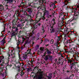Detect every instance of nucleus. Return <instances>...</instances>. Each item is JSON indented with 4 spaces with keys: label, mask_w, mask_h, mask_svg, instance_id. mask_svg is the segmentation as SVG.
Instances as JSON below:
<instances>
[{
    "label": "nucleus",
    "mask_w": 79,
    "mask_h": 79,
    "mask_svg": "<svg viewBox=\"0 0 79 79\" xmlns=\"http://www.w3.org/2000/svg\"><path fill=\"white\" fill-rule=\"evenodd\" d=\"M66 58H68V56H66Z\"/></svg>",
    "instance_id": "46"
},
{
    "label": "nucleus",
    "mask_w": 79,
    "mask_h": 79,
    "mask_svg": "<svg viewBox=\"0 0 79 79\" xmlns=\"http://www.w3.org/2000/svg\"><path fill=\"white\" fill-rule=\"evenodd\" d=\"M56 60H57V59H56L55 60V61H56Z\"/></svg>",
    "instance_id": "53"
},
{
    "label": "nucleus",
    "mask_w": 79,
    "mask_h": 79,
    "mask_svg": "<svg viewBox=\"0 0 79 79\" xmlns=\"http://www.w3.org/2000/svg\"><path fill=\"white\" fill-rule=\"evenodd\" d=\"M57 2L56 1H55V3H56Z\"/></svg>",
    "instance_id": "50"
},
{
    "label": "nucleus",
    "mask_w": 79,
    "mask_h": 79,
    "mask_svg": "<svg viewBox=\"0 0 79 79\" xmlns=\"http://www.w3.org/2000/svg\"><path fill=\"white\" fill-rule=\"evenodd\" d=\"M18 28H15L16 31H18Z\"/></svg>",
    "instance_id": "30"
},
{
    "label": "nucleus",
    "mask_w": 79,
    "mask_h": 79,
    "mask_svg": "<svg viewBox=\"0 0 79 79\" xmlns=\"http://www.w3.org/2000/svg\"><path fill=\"white\" fill-rule=\"evenodd\" d=\"M64 18H62V21H63V20H64Z\"/></svg>",
    "instance_id": "44"
},
{
    "label": "nucleus",
    "mask_w": 79,
    "mask_h": 79,
    "mask_svg": "<svg viewBox=\"0 0 79 79\" xmlns=\"http://www.w3.org/2000/svg\"><path fill=\"white\" fill-rule=\"evenodd\" d=\"M25 39H27V40H28V39H29V38L28 37H25Z\"/></svg>",
    "instance_id": "35"
},
{
    "label": "nucleus",
    "mask_w": 79,
    "mask_h": 79,
    "mask_svg": "<svg viewBox=\"0 0 79 79\" xmlns=\"http://www.w3.org/2000/svg\"><path fill=\"white\" fill-rule=\"evenodd\" d=\"M31 49L28 50H27V53H28V54H31Z\"/></svg>",
    "instance_id": "12"
},
{
    "label": "nucleus",
    "mask_w": 79,
    "mask_h": 79,
    "mask_svg": "<svg viewBox=\"0 0 79 79\" xmlns=\"http://www.w3.org/2000/svg\"><path fill=\"white\" fill-rule=\"evenodd\" d=\"M19 73L17 74L16 75V76H18V75H19Z\"/></svg>",
    "instance_id": "48"
},
{
    "label": "nucleus",
    "mask_w": 79,
    "mask_h": 79,
    "mask_svg": "<svg viewBox=\"0 0 79 79\" xmlns=\"http://www.w3.org/2000/svg\"><path fill=\"white\" fill-rule=\"evenodd\" d=\"M12 56H13L12 58H14L16 57V54L15 53H13L11 55Z\"/></svg>",
    "instance_id": "9"
},
{
    "label": "nucleus",
    "mask_w": 79,
    "mask_h": 79,
    "mask_svg": "<svg viewBox=\"0 0 79 79\" xmlns=\"http://www.w3.org/2000/svg\"><path fill=\"white\" fill-rule=\"evenodd\" d=\"M5 38H4L3 40H2V41L1 42V43H2V45H3L5 43Z\"/></svg>",
    "instance_id": "5"
},
{
    "label": "nucleus",
    "mask_w": 79,
    "mask_h": 79,
    "mask_svg": "<svg viewBox=\"0 0 79 79\" xmlns=\"http://www.w3.org/2000/svg\"><path fill=\"white\" fill-rule=\"evenodd\" d=\"M68 1H69V0H66L65 1L64 3L65 4V5H67V3H68Z\"/></svg>",
    "instance_id": "15"
},
{
    "label": "nucleus",
    "mask_w": 79,
    "mask_h": 79,
    "mask_svg": "<svg viewBox=\"0 0 79 79\" xmlns=\"http://www.w3.org/2000/svg\"><path fill=\"white\" fill-rule=\"evenodd\" d=\"M40 50L41 51V53H43V52H44V50L43 49H42V48H40Z\"/></svg>",
    "instance_id": "16"
},
{
    "label": "nucleus",
    "mask_w": 79,
    "mask_h": 79,
    "mask_svg": "<svg viewBox=\"0 0 79 79\" xmlns=\"http://www.w3.org/2000/svg\"><path fill=\"white\" fill-rule=\"evenodd\" d=\"M2 62V61H1V60H0V63H1Z\"/></svg>",
    "instance_id": "52"
},
{
    "label": "nucleus",
    "mask_w": 79,
    "mask_h": 79,
    "mask_svg": "<svg viewBox=\"0 0 79 79\" xmlns=\"http://www.w3.org/2000/svg\"><path fill=\"white\" fill-rule=\"evenodd\" d=\"M27 57V56L26 55H24L23 56V58L24 60L26 59Z\"/></svg>",
    "instance_id": "13"
},
{
    "label": "nucleus",
    "mask_w": 79,
    "mask_h": 79,
    "mask_svg": "<svg viewBox=\"0 0 79 79\" xmlns=\"http://www.w3.org/2000/svg\"><path fill=\"white\" fill-rule=\"evenodd\" d=\"M22 39H23V41L24 42V40H25V39L24 38H23Z\"/></svg>",
    "instance_id": "32"
},
{
    "label": "nucleus",
    "mask_w": 79,
    "mask_h": 79,
    "mask_svg": "<svg viewBox=\"0 0 79 79\" xmlns=\"http://www.w3.org/2000/svg\"><path fill=\"white\" fill-rule=\"evenodd\" d=\"M1 71H2V72H3V70H2Z\"/></svg>",
    "instance_id": "59"
},
{
    "label": "nucleus",
    "mask_w": 79,
    "mask_h": 79,
    "mask_svg": "<svg viewBox=\"0 0 79 79\" xmlns=\"http://www.w3.org/2000/svg\"><path fill=\"white\" fill-rule=\"evenodd\" d=\"M54 31H55V29H52V31L50 32L51 33H53V32H54Z\"/></svg>",
    "instance_id": "24"
},
{
    "label": "nucleus",
    "mask_w": 79,
    "mask_h": 79,
    "mask_svg": "<svg viewBox=\"0 0 79 79\" xmlns=\"http://www.w3.org/2000/svg\"><path fill=\"white\" fill-rule=\"evenodd\" d=\"M51 6H53V8L54 9L56 8V6H55V4L52 3L51 4Z\"/></svg>",
    "instance_id": "8"
},
{
    "label": "nucleus",
    "mask_w": 79,
    "mask_h": 79,
    "mask_svg": "<svg viewBox=\"0 0 79 79\" xmlns=\"http://www.w3.org/2000/svg\"><path fill=\"white\" fill-rule=\"evenodd\" d=\"M21 50H23V46H22L21 47Z\"/></svg>",
    "instance_id": "36"
},
{
    "label": "nucleus",
    "mask_w": 79,
    "mask_h": 79,
    "mask_svg": "<svg viewBox=\"0 0 79 79\" xmlns=\"http://www.w3.org/2000/svg\"><path fill=\"white\" fill-rule=\"evenodd\" d=\"M13 1H15V0H6V3H13Z\"/></svg>",
    "instance_id": "2"
},
{
    "label": "nucleus",
    "mask_w": 79,
    "mask_h": 79,
    "mask_svg": "<svg viewBox=\"0 0 79 79\" xmlns=\"http://www.w3.org/2000/svg\"><path fill=\"white\" fill-rule=\"evenodd\" d=\"M19 74L20 75V76H22L24 74V73H23V71H21V73Z\"/></svg>",
    "instance_id": "17"
},
{
    "label": "nucleus",
    "mask_w": 79,
    "mask_h": 79,
    "mask_svg": "<svg viewBox=\"0 0 79 79\" xmlns=\"http://www.w3.org/2000/svg\"><path fill=\"white\" fill-rule=\"evenodd\" d=\"M17 47L15 49V48H14L13 49V50H19V47H18V45H19V44H18V43H17Z\"/></svg>",
    "instance_id": "7"
},
{
    "label": "nucleus",
    "mask_w": 79,
    "mask_h": 79,
    "mask_svg": "<svg viewBox=\"0 0 79 79\" xmlns=\"http://www.w3.org/2000/svg\"><path fill=\"white\" fill-rule=\"evenodd\" d=\"M38 15H42V13L40 12H39V13H37Z\"/></svg>",
    "instance_id": "27"
},
{
    "label": "nucleus",
    "mask_w": 79,
    "mask_h": 79,
    "mask_svg": "<svg viewBox=\"0 0 79 79\" xmlns=\"http://www.w3.org/2000/svg\"><path fill=\"white\" fill-rule=\"evenodd\" d=\"M71 69H72V67H71Z\"/></svg>",
    "instance_id": "64"
},
{
    "label": "nucleus",
    "mask_w": 79,
    "mask_h": 79,
    "mask_svg": "<svg viewBox=\"0 0 79 79\" xmlns=\"http://www.w3.org/2000/svg\"><path fill=\"white\" fill-rule=\"evenodd\" d=\"M53 12V13H55V12L54 11H53V12H52V13Z\"/></svg>",
    "instance_id": "54"
},
{
    "label": "nucleus",
    "mask_w": 79,
    "mask_h": 79,
    "mask_svg": "<svg viewBox=\"0 0 79 79\" xmlns=\"http://www.w3.org/2000/svg\"><path fill=\"white\" fill-rule=\"evenodd\" d=\"M44 27H43L42 29V31H43L42 32H43V33L44 32H45V31H44Z\"/></svg>",
    "instance_id": "25"
},
{
    "label": "nucleus",
    "mask_w": 79,
    "mask_h": 79,
    "mask_svg": "<svg viewBox=\"0 0 79 79\" xmlns=\"http://www.w3.org/2000/svg\"><path fill=\"white\" fill-rule=\"evenodd\" d=\"M27 11L28 13H32L33 10L32 8H29L28 9Z\"/></svg>",
    "instance_id": "4"
},
{
    "label": "nucleus",
    "mask_w": 79,
    "mask_h": 79,
    "mask_svg": "<svg viewBox=\"0 0 79 79\" xmlns=\"http://www.w3.org/2000/svg\"><path fill=\"white\" fill-rule=\"evenodd\" d=\"M69 52L70 53H72V54H74V52L73 51H72V49H71L70 51H69Z\"/></svg>",
    "instance_id": "11"
},
{
    "label": "nucleus",
    "mask_w": 79,
    "mask_h": 79,
    "mask_svg": "<svg viewBox=\"0 0 79 79\" xmlns=\"http://www.w3.org/2000/svg\"><path fill=\"white\" fill-rule=\"evenodd\" d=\"M79 54V53L75 51V55H77V56H78V55Z\"/></svg>",
    "instance_id": "20"
},
{
    "label": "nucleus",
    "mask_w": 79,
    "mask_h": 79,
    "mask_svg": "<svg viewBox=\"0 0 79 79\" xmlns=\"http://www.w3.org/2000/svg\"><path fill=\"white\" fill-rule=\"evenodd\" d=\"M39 4L41 5V4H42L44 2V1L42 0H39Z\"/></svg>",
    "instance_id": "10"
},
{
    "label": "nucleus",
    "mask_w": 79,
    "mask_h": 79,
    "mask_svg": "<svg viewBox=\"0 0 79 79\" xmlns=\"http://www.w3.org/2000/svg\"><path fill=\"white\" fill-rule=\"evenodd\" d=\"M45 17H43V18H42V19H43V20H44V19H45Z\"/></svg>",
    "instance_id": "37"
},
{
    "label": "nucleus",
    "mask_w": 79,
    "mask_h": 79,
    "mask_svg": "<svg viewBox=\"0 0 79 79\" xmlns=\"http://www.w3.org/2000/svg\"><path fill=\"white\" fill-rule=\"evenodd\" d=\"M54 15V14L53 13H52V15Z\"/></svg>",
    "instance_id": "61"
},
{
    "label": "nucleus",
    "mask_w": 79,
    "mask_h": 79,
    "mask_svg": "<svg viewBox=\"0 0 79 79\" xmlns=\"http://www.w3.org/2000/svg\"><path fill=\"white\" fill-rule=\"evenodd\" d=\"M79 7V6H77V8H78Z\"/></svg>",
    "instance_id": "45"
},
{
    "label": "nucleus",
    "mask_w": 79,
    "mask_h": 79,
    "mask_svg": "<svg viewBox=\"0 0 79 79\" xmlns=\"http://www.w3.org/2000/svg\"><path fill=\"white\" fill-rule=\"evenodd\" d=\"M52 23L53 24V26L52 27H53V26L55 25V24H56V22H55V19H52Z\"/></svg>",
    "instance_id": "3"
},
{
    "label": "nucleus",
    "mask_w": 79,
    "mask_h": 79,
    "mask_svg": "<svg viewBox=\"0 0 79 79\" xmlns=\"http://www.w3.org/2000/svg\"><path fill=\"white\" fill-rule=\"evenodd\" d=\"M74 23H72V25H73V24H74Z\"/></svg>",
    "instance_id": "51"
},
{
    "label": "nucleus",
    "mask_w": 79,
    "mask_h": 79,
    "mask_svg": "<svg viewBox=\"0 0 79 79\" xmlns=\"http://www.w3.org/2000/svg\"><path fill=\"white\" fill-rule=\"evenodd\" d=\"M1 76H5V73H2L1 74Z\"/></svg>",
    "instance_id": "28"
},
{
    "label": "nucleus",
    "mask_w": 79,
    "mask_h": 79,
    "mask_svg": "<svg viewBox=\"0 0 79 79\" xmlns=\"http://www.w3.org/2000/svg\"><path fill=\"white\" fill-rule=\"evenodd\" d=\"M75 63H77V62H75L74 63H73V64H72L71 65H72V66H71V67H72L73 66H75Z\"/></svg>",
    "instance_id": "21"
},
{
    "label": "nucleus",
    "mask_w": 79,
    "mask_h": 79,
    "mask_svg": "<svg viewBox=\"0 0 79 79\" xmlns=\"http://www.w3.org/2000/svg\"><path fill=\"white\" fill-rule=\"evenodd\" d=\"M60 63H61V62H58L57 63V64L58 65V64H60Z\"/></svg>",
    "instance_id": "29"
},
{
    "label": "nucleus",
    "mask_w": 79,
    "mask_h": 79,
    "mask_svg": "<svg viewBox=\"0 0 79 79\" xmlns=\"http://www.w3.org/2000/svg\"><path fill=\"white\" fill-rule=\"evenodd\" d=\"M39 22V21H38L37 23H38Z\"/></svg>",
    "instance_id": "55"
},
{
    "label": "nucleus",
    "mask_w": 79,
    "mask_h": 79,
    "mask_svg": "<svg viewBox=\"0 0 79 79\" xmlns=\"http://www.w3.org/2000/svg\"><path fill=\"white\" fill-rule=\"evenodd\" d=\"M60 16H63V15L61 14H60Z\"/></svg>",
    "instance_id": "43"
},
{
    "label": "nucleus",
    "mask_w": 79,
    "mask_h": 79,
    "mask_svg": "<svg viewBox=\"0 0 79 79\" xmlns=\"http://www.w3.org/2000/svg\"><path fill=\"white\" fill-rule=\"evenodd\" d=\"M50 11H51V10H52V9H50Z\"/></svg>",
    "instance_id": "57"
},
{
    "label": "nucleus",
    "mask_w": 79,
    "mask_h": 79,
    "mask_svg": "<svg viewBox=\"0 0 79 79\" xmlns=\"http://www.w3.org/2000/svg\"><path fill=\"white\" fill-rule=\"evenodd\" d=\"M1 66H3V65H2V64H1Z\"/></svg>",
    "instance_id": "63"
},
{
    "label": "nucleus",
    "mask_w": 79,
    "mask_h": 79,
    "mask_svg": "<svg viewBox=\"0 0 79 79\" xmlns=\"http://www.w3.org/2000/svg\"><path fill=\"white\" fill-rule=\"evenodd\" d=\"M48 44H46V46H48Z\"/></svg>",
    "instance_id": "49"
},
{
    "label": "nucleus",
    "mask_w": 79,
    "mask_h": 79,
    "mask_svg": "<svg viewBox=\"0 0 79 79\" xmlns=\"http://www.w3.org/2000/svg\"><path fill=\"white\" fill-rule=\"evenodd\" d=\"M19 60H22V57H23V56H22V55H20L19 53Z\"/></svg>",
    "instance_id": "6"
},
{
    "label": "nucleus",
    "mask_w": 79,
    "mask_h": 79,
    "mask_svg": "<svg viewBox=\"0 0 79 79\" xmlns=\"http://www.w3.org/2000/svg\"><path fill=\"white\" fill-rule=\"evenodd\" d=\"M50 58H51V59H52V56H50Z\"/></svg>",
    "instance_id": "40"
},
{
    "label": "nucleus",
    "mask_w": 79,
    "mask_h": 79,
    "mask_svg": "<svg viewBox=\"0 0 79 79\" xmlns=\"http://www.w3.org/2000/svg\"><path fill=\"white\" fill-rule=\"evenodd\" d=\"M70 22H71V20H69L67 22V24H69L70 23Z\"/></svg>",
    "instance_id": "22"
},
{
    "label": "nucleus",
    "mask_w": 79,
    "mask_h": 79,
    "mask_svg": "<svg viewBox=\"0 0 79 79\" xmlns=\"http://www.w3.org/2000/svg\"><path fill=\"white\" fill-rule=\"evenodd\" d=\"M40 23H39L38 24V26H40Z\"/></svg>",
    "instance_id": "38"
},
{
    "label": "nucleus",
    "mask_w": 79,
    "mask_h": 79,
    "mask_svg": "<svg viewBox=\"0 0 79 79\" xmlns=\"http://www.w3.org/2000/svg\"><path fill=\"white\" fill-rule=\"evenodd\" d=\"M44 72L41 71V70L39 69L36 74V76L38 79H41L43 78Z\"/></svg>",
    "instance_id": "1"
},
{
    "label": "nucleus",
    "mask_w": 79,
    "mask_h": 79,
    "mask_svg": "<svg viewBox=\"0 0 79 79\" xmlns=\"http://www.w3.org/2000/svg\"><path fill=\"white\" fill-rule=\"evenodd\" d=\"M46 14H47L48 15H49V11H46Z\"/></svg>",
    "instance_id": "26"
},
{
    "label": "nucleus",
    "mask_w": 79,
    "mask_h": 79,
    "mask_svg": "<svg viewBox=\"0 0 79 79\" xmlns=\"http://www.w3.org/2000/svg\"><path fill=\"white\" fill-rule=\"evenodd\" d=\"M48 79H50V77H49V78H48Z\"/></svg>",
    "instance_id": "58"
},
{
    "label": "nucleus",
    "mask_w": 79,
    "mask_h": 79,
    "mask_svg": "<svg viewBox=\"0 0 79 79\" xmlns=\"http://www.w3.org/2000/svg\"><path fill=\"white\" fill-rule=\"evenodd\" d=\"M45 50H46V52H48V49H45Z\"/></svg>",
    "instance_id": "33"
},
{
    "label": "nucleus",
    "mask_w": 79,
    "mask_h": 79,
    "mask_svg": "<svg viewBox=\"0 0 79 79\" xmlns=\"http://www.w3.org/2000/svg\"><path fill=\"white\" fill-rule=\"evenodd\" d=\"M68 63H70V64L71 63H72V62H73V60L69 59L68 60Z\"/></svg>",
    "instance_id": "14"
},
{
    "label": "nucleus",
    "mask_w": 79,
    "mask_h": 79,
    "mask_svg": "<svg viewBox=\"0 0 79 79\" xmlns=\"http://www.w3.org/2000/svg\"><path fill=\"white\" fill-rule=\"evenodd\" d=\"M5 74H6V72H5Z\"/></svg>",
    "instance_id": "60"
},
{
    "label": "nucleus",
    "mask_w": 79,
    "mask_h": 79,
    "mask_svg": "<svg viewBox=\"0 0 79 79\" xmlns=\"http://www.w3.org/2000/svg\"><path fill=\"white\" fill-rule=\"evenodd\" d=\"M25 14H26V15L27 16H29V15H27V12H25Z\"/></svg>",
    "instance_id": "31"
},
{
    "label": "nucleus",
    "mask_w": 79,
    "mask_h": 79,
    "mask_svg": "<svg viewBox=\"0 0 79 79\" xmlns=\"http://www.w3.org/2000/svg\"><path fill=\"white\" fill-rule=\"evenodd\" d=\"M5 6H6V7H8V6L7 5H5Z\"/></svg>",
    "instance_id": "41"
},
{
    "label": "nucleus",
    "mask_w": 79,
    "mask_h": 79,
    "mask_svg": "<svg viewBox=\"0 0 79 79\" xmlns=\"http://www.w3.org/2000/svg\"><path fill=\"white\" fill-rule=\"evenodd\" d=\"M47 53L48 54H51V53H52V52H51V51H48L47 52Z\"/></svg>",
    "instance_id": "23"
},
{
    "label": "nucleus",
    "mask_w": 79,
    "mask_h": 79,
    "mask_svg": "<svg viewBox=\"0 0 79 79\" xmlns=\"http://www.w3.org/2000/svg\"><path fill=\"white\" fill-rule=\"evenodd\" d=\"M67 73H69V71H67Z\"/></svg>",
    "instance_id": "47"
},
{
    "label": "nucleus",
    "mask_w": 79,
    "mask_h": 79,
    "mask_svg": "<svg viewBox=\"0 0 79 79\" xmlns=\"http://www.w3.org/2000/svg\"><path fill=\"white\" fill-rule=\"evenodd\" d=\"M64 41H65V40H64Z\"/></svg>",
    "instance_id": "62"
},
{
    "label": "nucleus",
    "mask_w": 79,
    "mask_h": 79,
    "mask_svg": "<svg viewBox=\"0 0 79 79\" xmlns=\"http://www.w3.org/2000/svg\"><path fill=\"white\" fill-rule=\"evenodd\" d=\"M54 41H53V40L52 39L50 41V43L51 44H53V42H54Z\"/></svg>",
    "instance_id": "19"
},
{
    "label": "nucleus",
    "mask_w": 79,
    "mask_h": 79,
    "mask_svg": "<svg viewBox=\"0 0 79 79\" xmlns=\"http://www.w3.org/2000/svg\"><path fill=\"white\" fill-rule=\"evenodd\" d=\"M46 54H47V53H46V52H45L44 53V55H43V56H45V55H46Z\"/></svg>",
    "instance_id": "34"
},
{
    "label": "nucleus",
    "mask_w": 79,
    "mask_h": 79,
    "mask_svg": "<svg viewBox=\"0 0 79 79\" xmlns=\"http://www.w3.org/2000/svg\"><path fill=\"white\" fill-rule=\"evenodd\" d=\"M51 16H52V15H50L48 16V17L49 18V17H51Z\"/></svg>",
    "instance_id": "42"
},
{
    "label": "nucleus",
    "mask_w": 79,
    "mask_h": 79,
    "mask_svg": "<svg viewBox=\"0 0 79 79\" xmlns=\"http://www.w3.org/2000/svg\"><path fill=\"white\" fill-rule=\"evenodd\" d=\"M42 6H40V7L38 8H41V7H42Z\"/></svg>",
    "instance_id": "39"
},
{
    "label": "nucleus",
    "mask_w": 79,
    "mask_h": 79,
    "mask_svg": "<svg viewBox=\"0 0 79 79\" xmlns=\"http://www.w3.org/2000/svg\"><path fill=\"white\" fill-rule=\"evenodd\" d=\"M46 60H47V59H48V58L47 57H46Z\"/></svg>",
    "instance_id": "56"
},
{
    "label": "nucleus",
    "mask_w": 79,
    "mask_h": 79,
    "mask_svg": "<svg viewBox=\"0 0 79 79\" xmlns=\"http://www.w3.org/2000/svg\"><path fill=\"white\" fill-rule=\"evenodd\" d=\"M23 26L24 25H21L20 24H19L17 25V27H21L22 26Z\"/></svg>",
    "instance_id": "18"
}]
</instances>
